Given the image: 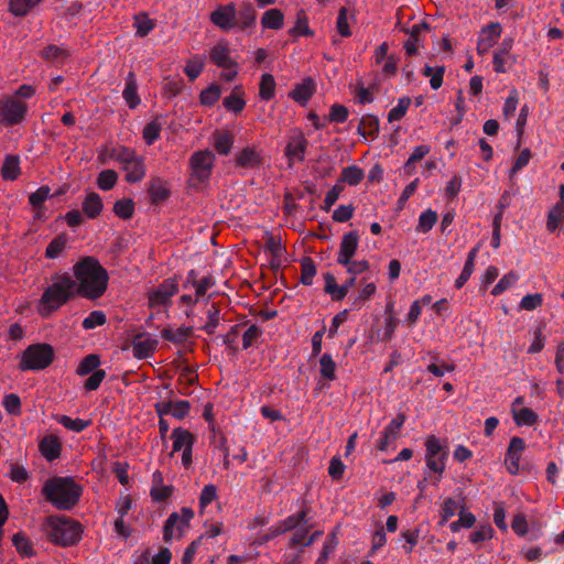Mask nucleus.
Masks as SVG:
<instances>
[{
    "mask_svg": "<svg viewBox=\"0 0 564 564\" xmlns=\"http://www.w3.org/2000/svg\"><path fill=\"white\" fill-rule=\"evenodd\" d=\"M519 280V274L511 271L505 274L491 290L494 296H498L510 289Z\"/></svg>",
    "mask_w": 564,
    "mask_h": 564,
    "instance_id": "052dcab7",
    "label": "nucleus"
},
{
    "mask_svg": "<svg viewBox=\"0 0 564 564\" xmlns=\"http://www.w3.org/2000/svg\"><path fill=\"white\" fill-rule=\"evenodd\" d=\"M76 282L68 275L59 276L42 294L39 312L48 316L65 304L76 292Z\"/></svg>",
    "mask_w": 564,
    "mask_h": 564,
    "instance_id": "20e7f679",
    "label": "nucleus"
},
{
    "mask_svg": "<svg viewBox=\"0 0 564 564\" xmlns=\"http://www.w3.org/2000/svg\"><path fill=\"white\" fill-rule=\"evenodd\" d=\"M357 130L358 133L364 138H367L368 135L376 137L379 132L378 118L370 115L362 117Z\"/></svg>",
    "mask_w": 564,
    "mask_h": 564,
    "instance_id": "4c0bfd02",
    "label": "nucleus"
},
{
    "mask_svg": "<svg viewBox=\"0 0 564 564\" xmlns=\"http://www.w3.org/2000/svg\"><path fill=\"white\" fill-rule=\"evenodd\" d=\"M293 36H312L313 31L308 26L306 13L301 10L296 14L295 25L289 31Z\"/></svg>",
    "mask_w": 564,
    "mask_h": 564,
    "instance_id": "37998d69",
    "label": "nucleus"
},
{
    "mask_svg": "<svg viewBox=\"0 0 564 564\" xmlns=\"http://www.w3.org/2000/svg\"><path fill=\"white\" fill-rule=\"evenodd\" d=\"M193 517V510L187 507H183L180 512L171 513L164 524V541L170 542L173 539H180L185 529L188 528Z\"/></svg>",
    "mask_w": 564,
    "mask_h": 564,
    "instance_id": "9b49d317",
    "label": "nucleus"
},
{
    "mask_svg": "<svg viewBox=\"0 0 564 564\" xmlns=\"http://www.w3.org/2000/svg\"><path fill=\"white\" fill-rule=\"evenodd\" d=\"M20 174V161L18 156L8 155L3 162L1 175L6 181H14Z\"/></svg>",
    "mask_w": 564,
    "mask_h": 564,
    "instance_id": "ea45409f",
    "label": "nucleus"
},
{
    "mask_svg": "<svg viewBox=\"0 0 564 564\" xmlns=\"http://www.w3.org/2000/svg\"><path fill=\"white\" fill-rule=\"evenodd\" d=\"M123 98L128 106L133 109L140 104V98L138 96V85L135 80V76L133 73H129L127 80H126V87L123 89Z\"/></svg>",
    "mask_w": 564,
    "mask_h": 564,
    "instance_id": "473e14b6",
    "label": "nucleus"
},
{
    "mask_svg": "<svg viewBox=\"0 0 564 564\" xmlns=\"http://www.w3.org/2000/svg\"><path fill=\"white\" fill-rule=\"evenodd\" d=\"M511 412L518 426H532L538 422V414L529 408L511 406Z\"/></svg>",
    "mask_w": 564,
    "mask_h": 564,
    "instance_id": "2f4dec72",
    "label": "nucleus"
},
{
    "mask_svg": "<svg viewBox=\"0 0 564 564\" xmlns=\"http://www.w3.org/2000/svg\"><path fill=\"white\" fill-rule=\"evenodd\" d=\"M301 282L304 285H312L313 279L316 275V265L312 258L306 257L301 262Z\"/></svg>",
    "mask_w": 564,
    "mask_h": 564,
    "instance_id": "6e6d98bb",
    "label": "nucleus"
},
{
    "mask_svg": "<svg viewBox=\"0 0 564 564\" xmlns=\"http://www.w3.org/2000/svg\"><path fill=\"white\" fill-rule=\"evenodd\" d=\"M314 91L315 83L312 78L307 77L304 78L301 83H297L289 96L294 101L304 105L313 96Z\"/></svg>",
    "mask_w": 564,
    "mask_h": 564,
    "instance_id": "b1692460",
    "label": "nucleus"
},
{
    "mask_svg": "<svg viewBox=\"0 0 564 564\" xmlns=\"http://www.w3.org/2000/svg\"><path fill=\"white\" fill-rule=\"evenodd\" d=\"M221 90L218 85H210L205 88L199 96L202 105L213 106L220 98Z\"/></svg>",
    "mask_w": 564,
    "mask_h": 564,
    "instance_id": "69168bd1",
    "label": "nucleus"
},
{
    "mask_svg": "<svg viewBox=\"0 0 564 564\" xmlns=\"http://www.w3.org/2000/svg\"><path fill=\"white\" fill-rule=\"evenodd\" d=\"M543 303V296L540 293L528 294L522 297L519 303V310L533 311L540 307Z\"/></svg>",
    "mask_w": 564,
    "mask_h": 564,
    "instance_id": "774afa93",
    "label": "nucleus"
},
{
    "mask_svg": "<svg viewBox=\"0 0 564 564\" xmlns=\"http://www.w3.org/2000/svg\"><path fill=\"white\" fill-rule=\"evenodd\" d=\"M118 173L115 170H104L97 176V186L101 191H110L117 184Z\"/></svg>",
    "mask_w": 564,
    "mask_h": 564,
    "instance_id": "de8ad7c7",
    "label": "nucleus"
},
{
    "mask_svg": "<svg viewBox=\"0 0 564 564\" xmlns=\"http://www.w3.org/2000/svg\"><path fill=\"white\" fill-rule=\"evenodd\" d=\"M364 177L365 173L362 169L357 165H350L343 169L338 183H346L349 186H356L364 180Z\"/></svg>",
    "mask_w": 564,
    "mask_h": 564,
    "instance_id": "f704fd0d",
    "label": "nucleus"
},
{
    "mask_svg": "<svg viewBox=\"0 0 564 564\" xmlns=\"http://www.w3.org/2000/svg\"><path fill=\"white\" fill-rule=\"evenodd\" d=\"M215 163V154L209 150L197 151L189 158L191 177L199 183L209 180Z\"/></svg>",
    "mask_w": 564,
    "mask_h": 564,
    "instance_id": "9d476101",
    "label": "nucleus"
},
{
    "mask_svg": "<svg viewBox=\"0 0 564 564\" xmlns=\"http://www.w3.org/2000/svg\"><path fill=\"white\" fill-rule=\"evenodd\" d=\"M426 454L425 462L426 467L440 476L445 469L446 452L441 445L440 440L434 435H431L425 441Z\"/></svg>",
    "mask_w": 564,
    "mask_h": 564,
    "instance_id": "ddd939ff",
    "label": "nucleus"
},
{
    "mask_svg": "<svg viewBox=\"0 0 564 564\" xmlns=\"http://www.w3.org/2000/svg\"><path fill=\"white\" fill-rule=\"evenodd\" d=\"M308 141L301 129H293L286 137V144L284 155L288 160V165L292 167L296 163L305 160Z\"/></svg>",
    "mask_w": 564,
    "mask_h": 564,
    "instance_id": "1a4fd4ad",
    "label": "nucleus"
},
{
    "mask_svg": "<svg viewBox=\"0 0 564 564\" xmlns=\"http://www.w3.org/2000/svg\"><path fill=\"white\" fill-rule=\"evenodd\" d=\"M56 420L65 429L77 433L84 431L89 425V421L83 419H72L67 415H59Z\"/></svg>",
    "mask_w": 564,
    "mask_h": 564,
    "instance_id": "680f3d73",
    "label": "nucleus"
},
{
    "mask_svg": "<svg viewBox=\"0 0 564 564\" xmlns=\"http://www.w3.org/2000/svg\"><path fill=\"white\" fill-rule=\"evenodd\" d=\"M257 11L250 2H242L240 10L236 14V26L245 30L256 24Z\"/></svg>",
    "mask_w": 564,
    "mask_h": 564,
    "instance_id": "393cba45",
    "label": "nucleus"
},
{
    "mask_svg": "<svg viewBox=\"0 0 564 564\" xmlns=\"http://www.w3.org/2000/svg\"><path fill=\"white\" fill-rule=\"evenodd\" d=\"M148 192L153 204H160L170 196V189L166 183L160 177L151 178Z\"/></svg>",
    "mask_w": 564,
    "mask_h": 564,
    "instance_id": "c756f323",
    "label": "nucleus"
},
{
    "mask_svg": "<svg viewBox=\"0 0 564 564\" xmlns=\"http://www.w3.org/2000/svg\"><path fill=\"white\" fill-rule=\"evenodd\" d=\"M321 376L327 380H335L336 378V364L329 354H324L319 359Z\"/></svg>",
    "mask_w": 564,
    "mask_h": 564,
    "instance_id": "8fccbe9b",
    "label": "nucleus"
},
{
    "mask_svg": "<svg viewBox=\"0 0 564 564\" xmlns=\"http://www.w3.org/2000/svg\"><path fill=\"white\" fill-rule=\"evenodd\" d=\"M406 420L404 413L400 412L394 419L383 429L381 436L378 441V449L381 452L388 451L389 446L398 440L401 429Z\"/></svg>",
    "mask_w": 564,
    "mask_h": 564,
    "instance_id": "4468645a",
    "label": "nucleus"
},
{
    "mask_svg": "<svg viewBox=\"0 0 564 564\" xmlns=\"http://www.w3.org/2000/svg\"><path fill=\"white\" fill-rule=\"evenodd\" d=\"M265 250H268L272 256V261L279 265L285 252V248L282 246L281 240L273 236H269L265 241Z\"/></svg>",
    "mask_w": 564,
    "mask_h": 564,
    "instance_id": "3c124183",
    "label": "nucleus"
},
{
    "mask_svg": "<svg viewBox=\"0 0 564 564\" xmlns=\"http://www.w3.org/2000/svg\"><path fill=\"white\" fill-rule=\"evenodd\" d=\"M524 447V441L521 437L514 436L511 438L505 459L506 468L511 475L520 473V459Z\"/></svg>",
    "mask_w": 564,
    "mask_h": 564,
    "instance_id": "6ab92c4d",
    "label": "nucleus"
},
{
    "mask_svg": "<svg viewBox=\"0 0 564 564\" xmlns=\"http://www.w3.org/2000/svg\"><path fill=\"white\" fill-rule=\"evenodd\" d=\"M376 282H367L358 292V295L352 301L354 308H361L365 302L369 301L376 293Z\"/></svg>",
    "mask_w": 564,
    "mask_h": 564,
    "instance_id": "a18cd8bd",
    "label": "nucleus"
},
{
    "mask_svg": "<svg viewBox=\"0 0 564 564\" xmlns=\"http://www.w3.org/2000/svg\"><path fill=\"white\" fill-rule=\"evenodd\" d=\"M196 278V272L191 270L183 286L184 289L188 288V285L195 288L196 301H198L207 292V290L215 285V280L212 275L204 276L199 281H197Z\"/></svg>",
    "mask_w": 564,
    "mask_h": 564,
    "instance_id": "4be33fe9",
    "label": "nucleus"
},
{
    "mask_svg": "<svg viewBox=\"0 0 564 564\" xmlns=\"http://www.w3.org/2000/svg\"><path fill=\"white\" fill-rule=\"evenodd\" d=\"M76 289L75 292L88 300L101 297L108 286L107 270L94 257H84L73 268Z\"/></svg>",
    "mask_w": 564,
    "mask_h": 564,
    "instance_id": "f257e3e1",
    "label": "nucleus"
},
{
    "mask_svg": "<svg viewBox=\"0 0 564 564\" xmlns=\"http://www.w3.org/2000/svg\"><path fill=\"white\" fill-rule=\"evenodd\" d=\"M100 365L99 356L95 354L87 355L78 365L76 373L78 376H86L98 370Z\"/></svg>",
    "mask_w": 564,
    "mask_h": 564,
    "instance_id": "09e8293b",
    "label": "nucleus"
},
{
    "mask_svg": "<svg viewBox=\"0 0 564 564\" xmlns=\"http://www.w3.org/2000/svg\"><path fill=\"white\" fill-rule=\"evenodd\" d=\"M28 106L17 97L0 99V122L12 126L21 122L26 113Z\"/></svg>",
    "mask_w": 564,
    "mask_h": 564,
    "instance_id": "f8f14e48",
    "label": "nucleus"
},
{
    "mask_svg": "<svg viewBox=\"0 0 564 564\" xmlns=\"http://www.w3.org/2000/svg\"><path fill=\"white\" fill-rule=\"evenodd\" d=\"M563 217H564V206H563V204H556L549 212L547 220H546L547 230L551 232H554Z\"/></svg>",
    "mask_w": 564,
    "mask_h": 564,
    "instance_id": "0e129e2a",
    "label": "nucleus"
},
{
    "mask_svg": "<svg viewBox=\"0 0 564 564\" xmlns=\"http://www.w3.org/2000/svg\"><path fill=\"white\" fill-rule=\"evenodd\" d=\"M67 245V238L64 235L55 237L46 247L45 257L48 259L58 258L65 250Z\"/></svg>",
    "mask_w": 564,
    "mask_h": 564,
    "instance_id": "c03bdc74",
    "label": "nucleus"
},
{
    "mask_svg": "<svg viewBox=\"0 0 564 564\" xmlns=\"http://www.w3.org/2000/svg\"><path fill=\"white\" fill-rule=\"evenodd\" d=\"M234 137L230 132H216L214 134V147L216 151L221 155H227L232 148Z\"/></svg>",
    "mask_w": 564,
    "mask_h": 564,
    "instance_id": "a19ab883",
    "label": "nucleus"
},
{
    "mask_svg": "<svg viewBox=\"0 0 564 564\" xmlns=\"http://www.w3.org/2000/svg\"><path fill=\"white\" fill-rule=\"evenodd\" d=\"M502 32L501 24L499 22H490L484 26L478 36L477 52L480 55H485L489 50L498 42Z\"/></svg>",
    "mask_w": 564,
    "mask_h": 564,
    "instance_id": "2eb2a0df",
    "label": "nucleus"
},
{
    "mask_svg": "<svg viewBox=\"0 0 564 564\" xmlns=\"http://www.w3.org/2000/svg\"><path fill=\"white\" fill-rule=\"evenodd\" d=\"M131 346L135 358L145 359L154 352L158 340L142 334L134 337Z\"/></svg>",
    "mask_w": 564,
    "mask_h": 564,
    "instance_id": "aec40b11",
    "label": "nucleus"
},
{
    "mask_svg": "<svg viewBox=\"0 0 564 564\" xmlns=\"http://www.w3.org/2000/svg\"><path fill=\"white\" fill-rule=\"evenodd\" d=\"M359 246L358 231L346 232L340 240L337 253V263L345 267L348 274L357 276L369 271L370 264L367 260H354Z\"/></svg>",
    "mask_w": 564,
    "mask_h": 564,
    "instance_id": "39448f33",
    "label": "nucleus"
},
{
    "mask_svg": "<svg viewBox=\"0 0 564 564\" xmlns=\"http://www.w3.org/2000/svg\"><path fill=\"white\" fill-rule=\"evenodd\" d=\"M111 158L116 160L124 172V180L128 183H140L147 173L144 158L138 155L133 149L118 147L112 149Z\"/></svg>",
    "mask_w": 564,
    "mask_h": 564,
    "instance_id": "423d86ee",
    "label": "nucleus"
},
{
    "mask_svg": "<svg viewBox=\"0 0 564 564\" xmlns=\"http://www.w3.org/2000/svg\"><path fill=\"white\" fill-rule=\"evenodd\" d=\"M192 335V327H178L176 329L164 328L161 332L162 338L172 341L174 344H183Z\"/></svg>",
    "mask_w": 564,
    "mask_h": 564,
    "instance_id": "c9c22d12",
    "label": "nucleus"
},
{
    "mask_svg": "<svg viewBox=\"0 0 564 564\" xmlns=\"http://www.w3.org/2000/svg\"><path fill=\"white\" fill-rule=\"evenodd\" d=\"M437 221V214L432 209L424 210L419 217L416 230L419 232H429Z\"/></svg>",
    "mask_w": 564,
    "mask_h": 564,
    "instance_id": "4d7b16f0",
    "label": "nucleus"
},
{
    "mask_svg": "<svg viewBox=\"0 0 564 564\" xmlns=\"http://www.w3.org/2000/svg\"><path fill=\"white\" fill-rule=\"evenodd\" d=\"M478 250H479V247H475L468 252L463 271L455 281L456 289L463 288L465 285V283L469 280L471 273L474 272L475 259L477 257Z\"/></svg>",
    "mask_w": 564,
    "mask_h": 564,
    "instance_id": "72a5a7b5",
    "label": "nucleus"
},
{
    "mask_svg": "<svg viewBox=\"0 0 564 564\" xmlns=\"http://www.w3.org/2000/svg\"><path fill=\"white\" fill-rule=\"evenodd\" d=\"M155 26L153 20L147 14H139L134 18L135 34L140 37L147 36Z\"/></svg>",
    "mask_w": 564,
    "mask_h": 564,
    "instance_id": "13d9d810",
    "label": "nucleus"
},
{
    "mask_svg": "<svg viewBox=\"0 0 564 564\" xmlns=\"http://www.w3.org/2000/svg\"><path fill=\"white\" fill-rule=\"evenodd\" d=\"M82 491V487L72 477L51 478L42 489L45 499L59 510H69L76 506Z\"/></svg>",
    "mask_w": 564,
    "mask_h": 564,
    "instance_id": "7ed1b4c3",
    "label": "nucleus"
},
{
    "mask_svg": "<svg viewBox=\"0 0 564 564\" xmlns=\"http://www.w3.org/2000/svg\"><path fill=\"white\" fill-rule=\"evenodd\" d=\"M236 7L234 3L217 7L210 13V21L224 31L231 30L236 26Z\"/></svg>",
    "mask_w": 564,
    "mask_h": 564,
    "instance_id": "f3484780",
    "label": "nucleus"
},
{
    "mask_svg": "<svg viewBox=\"0 0 564 564\" xmlns=\"http://www.w3.org/2000/svg\"><path fill=\"white\" fill-rule=\"evenodd\" d=\"M410 105H411V99H410V97H402V98H400V99L398 100V105H397L395 107H393V108L389 111V113H388V120H389L390 122L401 120V119L405 116V113H406V111H408V109H409Z\"/></svg>",
    "mask_w": 564,
    "mask_h": 564,
    "instance_id": "e2e57ef3",
    "label": "nucleus"
},
{
    "mask_svg": "<svg viewBox=\"0 0 564 564\" xmlns=\"http://www.w3.org/2000/svg\"><path fill=\"white\" fill-rule=\"evenodd\" d=\"M262 158L254 147H247L236 155V165L243 169H257L261 165Z\"/></svg>",
    "mask_w": 564,
    "mask_h": 564,
    "instance_id": "412c9836",
    "label": "nucleus"
},
{
    "mask_svg": "<svg viewBox=\"0 0 564 564\" xmlns=\"http://www.w3.org/2000/svg\"><path fill=\"white\" fill-rule=\"evenodd\" d=\"M40 1L41 0H10L9 9L12 14L23 17Z\"/></svg>",
    "mask_w": 564,
    "mask_h": 564,
    "instance_id": "603ef678",
    "label": "nucleus"
},
{
    "mask_svg": "<svg viewBox=\"0 0 564 564\" xmlns=\"http://www.w3.org/2000/svg\"><path fill=\"white\" fill-rule=\"evenodd\" d=\"M210 62L219 68H223L221 78L226 82H232L238 74V63L231 55L229 44L225 40L218 41L209 50Z\"/></svg>",
    "mask_w": 564,
    "mask_h": 564,
    "instance_id": "6e6552de",
    "label": "nucleus"
},
{
    "mask_svg": "<svg viewBox=\"0 0 564 564\" xmlns=\"http://www.w3.org/2000/svg\"><path fill=\"white\" fill-rule=\"evenodd\" d=\"M325 280V292L330 295L333 301H341L345 299V288L343 285H338L336 278L327 272L324 274Z\"/></svg>",
    "mask_w": 564,
    "mask_h": 564,
    "instance_id": "e433bc0d",
    "label": "nucleus"
},
{
    "mask_svg": "<svg viewBox=\"0 0 564 564\" xmlns=\"http://www.w3.org/2000/svg\"><path fill=\"white\" fill-rule=\"evenodd\" d=\"M275 96V79L271 74H263L259 84V97L262 100H271Z\"/></svg>",
    "mask_w": 564,
    "mask_h": 564,
    "instance_id": "58836bf2",
    "label": "nucleus"
},
{
    "mask_svg": "<svg viewBox=\"0 0 564 564\" xmlns=\"http://www.w3.org/2000/svg\"><path fill=\"white\" fill-rule=\"evenodd\" d=\"M82 208H83L84 214L89 219H95L102 212V208H104L102 199L99 196V194H97L95 192L88 193L86 195L85 199L83 200Z\"/></svg>",
    "mask_w": 564,
    "mask_h": 564,
    "instance_id": "bb28decb",
    "label": "nucleus"
},
{
    "mask_svg": "<svg viewBox=\"0 0 564 564\" xmlns=\"http://www.w3.org/2000/svg\"><path fill=\"white\" fill-rule=\"evenodd\" d=\"M171 438L173 441V453L186 451L193 447L195 436L187 430L177 427L172 431Z\"/></svg>",
    "mask_w": 564,
    "mask_h": 564,
    "instance_id": "a878e982",
    "label": "nucleus"
},
{
    "mask_svg": "<svg viewBox=\"0 0 564 564\" xmlns=\"http://www.w3.org/2000/svg\"><path fill=\"white\" fill-rule=\"evenodd\" d=\"M307 510L306 508L302 509L300 512L289 516L284 520L278 522L270 529V533L265 536V539L274 538L279 534L285 533L293 529H296L300 525L307 524Z\"/></svg>",
    "mask_w": 564,
    "mask_h": 564,
    "instance_id": "a211bd4d",
    "label": "nucleus"
},
{
    "mask_svg": "<svg viewBox=\"0 0 564 564\" xmlns=\"http://www.w3.org/2000/svg\"><path fill=\"white\" fill-rule=\"evenodd\" d=\"M223 105L228 111L240 113L246 107L241 86L234 87L231 93L224 98Z\"/></svg>",
    "mask_w": 564,
    "mask_h": 564,
    "instance_id": "cd10ccee",
    "label": "nucleus"
},
{
    "mask_svg": "<svg viewBox=\"0 0 564 564\" xmlns=\"http://www.w3.org/2000/svg\"><path fill=\"white\" fill-rule=\"evenodd\" d=\"M204 69V57L194 56L186 61L184 73L191 80H195Z\"/></svg>",
    "mask_w": 564,
    "mask_h": 564,
    "instance_id": "49530a36",
    "label": "nucleus"
},
{
    "mask_svg": "<svg viewBox=\"0 0 564 564\" xmlns=\"http://www.w3.org/2000/svg\"><path fill=\"white\" fill-rule=\"evenodd\" d=\"M12 543L17 551L23 556H32L34 554L32 543L24 533H17L12 538Z\"/></svg>",
    "mask_w": 564,
    "mask_h": 564,
    "instance_id": "5fc2aeb1",
    "label": "nucleus"
},
{
    "mask_svg": "<svg viewBox=\"0 0 564 564\" xmlns=\"http://www.w3.org/2000/svg\"><path fill=\"white\" fill-rule=\"evenodd\" d=\"M162 124L155 119L149 122L142 131V137L148 145L153 144L161 135Z\"/></svg>",
    "mask_w": 564,
    "mask_h": 564,
    "instance_id": "bf43d9fd",
    "label": "nucleus"
},
{
    "mask_svg": "<svg viewBox=\"0 0 564 564\" xmlns=\"http://www.w3.org/2000/svg\"><path fill=\"white\" fill-rule=\"evenodd\" d=\"M54 360L53 347L48 344L30 345L21 356L19 368L22 371L42 370L47 368Z\"/></svg>",
    "mask_w": 564,
    "mask_h": 564,
    "instance_id": "0eeeda50",
    "label": "nucleus"
},
{
    "mask_svg": "<svg viewBox=\"0 0 564 564\" xmlns=\"http://www.w3.org/2000/svg\"><path fill=\"white\" fill-rule=\"evenodd\" d=\"M41 531L51 543L68 546L80 541L83 527L79 522L66 517L51 516L42 523Z\"/></svg>",
    "mask_w": 564,
    "mask_h": 564,
    "instance_id": "f03ea898",
    "label": "nucleus"
},
{
    "mask_svg": "<svg viewBox=\"0 0 564 564\" xmlns=\"http://www.w3.org/2000/svg\"><path fill=\"white\" fill-rule=\"evenodd\" d=\"M39 449L47 460L52 462L61 454L59 440L53 435L44 436L40 442Z\"/></svg>",
    "mask_w": 564,
    "mask_h": 564,
    "instance_id": "c85d7f7f",
    "label": "nucleus"
},
{
    "mask_svg": "<svg viewBox=\"0 0 564 564\" xmlns=\"http://www.w3.org/2000/svg\"><path fill=\"white\" fill-rule=\"evenodd\" d=\"M263 29L281 30L284 26V14L280 9L272 8L263 12L261 17Z\"/></svg>",
    "mask_w": 564,
    "mask_h": 564,
    "instance_id": "7c9ffc66",
    "label": "nucleus"
},
{
    "mask_svg": "<svg viewBox=\"0 0 564 564\" xmlns=\"http://www.w3.org/2000/svg\"><path fill=\"white\" fill-rule=\"evenodd\" d=\"M513 45L512 39H505L501 43V46L494 54V68L497 73H506L508 70V61L510 57V51Z\"/></svg>",
    "mask_w": 564,
    "mask_h": 564,
    "instance_id": "5701e85b",
    "label": "nucleus"
},
{
    "mask_svg": "<svg viewBox=\"0 0 564 564\" xmlns=\"http://www.w3.org/2000/svg\"><path fill=\"white\" fill-rule=\"evenodd\" d=\"M336 29L337 32L344 37H348L351 35L348 10L345 7L339 9Z\"/></svg>",
    "mask_w": 564,
    "mask_h": 564,
    "instance_id": "338daca9",
    "label": "nucleus"
},
{
    "mask_svg": "<svg viewBox=\"0 0 564 564\" xmlns=\"http://www.w3.org/2000/svg\"><path fill=\"white\" fill-rule=\"evenodd\" d=\"M177 291L178 285L174 279L164 280L155 290L149 293L150 306L165 305Z\"/></svg>",
    "mask_w": 564,
    "mask_h": 564,
    "instance_id": "dca6fc26",
    "label": "nucleus"
},
{
    "mask_svg": "<svg viewBox=\"0 0 564 564\" xmlns=\"http://www.w3.org/2000/svg\"><path fill=\"white\" fill-rule=\"evenodd\" d=\"M113 213L122 219H130L134 213V203L130 198L119 199L113 205Z\"/></svg>",
    "mask_w": 564,
    "mask_h": 564,
    "instance_id": "864d4df0",
    "label": "nucleus"
},
{
    "mask_svg": "<svg viewBox=\"0 0 564 564\" xmlns=\"http://www.w3.org/2000/svg\"><path fill=\"white\" fill-rule=\"evenodd\" d=\"M422 74L425 77H430V86L432 89L436 90V89L441 88V86L443 85L445 67L444 66L433 67V66L425 65L422 70Z\"/></svg>",
    "mask_w": 564,
    "mask_h": 564,
    "instance_id": "79ce46f5",
    "label": "nucleus"
}]
</instances>
